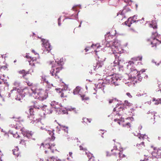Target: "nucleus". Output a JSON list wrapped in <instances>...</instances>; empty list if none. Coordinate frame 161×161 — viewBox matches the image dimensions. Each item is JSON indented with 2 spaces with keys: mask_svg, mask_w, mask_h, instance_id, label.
I'll use <instances>...</instances> for the list:
<instances>
[{
  "mask_svg": "<svg viewBox=\"0 0 161 161\" xmlns=\"http://www.w3.org/2000/svg\"><path fill=\"white\" fill-rule=\"evenodd\" d=\"M69 154L70 156L71 157L72 156V152H69Z\"/></svg>",
  "mask_w": 161,
  "mask_h": 161,
  "instance_id": "obj_61",
  "label": "nucleus"
},
{
  "mask_svg": "<svg viewBox=\"0 0 161 161\" xmlns=\"http://www.w3.org/2000/svg\"><path fill=\"white\" fill-rule=\"evenodd\" d=\"M61 107H58L55 109V111L58 114H62V108Z\"/></svg>",
  "mask_w": 161,
  "mask_h": 161,
  "instance_id": "obj_37",
  "label": "nucleus"
},
{
  "mask_svg": "<svg viewBox=\"0 0 161 161\" xmlns=\"http://www.w3.org/2000/svg\"><path fill=\"white\" fill-rule=\"evenodd\" d=\"M80 150H83L84 151L86 150V148H83L81 146H80Z\"/></svg>",
  "mask_w": 161,
  "mask_h": 161,
  "instance_id": "obj_52",
  "label": "nucleus"
},
{
  "mask_svg": "<svg viewBox=\"0 0 161 161\" xmlns=\"http://www.w3.org/2000/svg\"><path fill=\"white\" fill-rule=\"evenodd\" d=\"M158 37V35L157 32L153 33L151 37L147 40L152 45V47H156L157 44L161 43L157 39Z\"/></svg>",
  "mask_w": 161,
  "mask_h": 161,
  "instance_id": "obj_6",
  "label": "nucleus"
},
{
  "mask_svg": "<svg viewBox=\"0 0 161 161\" xmlns=\"http://www.w3.org/2000/svg\"><path fill=\"white\" fill-rule=\"evenodd\" d=\"M64 64L63 59H60L59 60L57 59L55 61V63L52 67V69L50 71V73L52 76H55L56 79L59 80L60 82L62 80L59 78V77L57 75V74L59 73L60 70L63 69V65Z\"/></svg>",
  "mask_w": 161,
  "mask_h": 161,
  "instance_id": "obj_3",
  "label": "nucleus"
},
{
  "mask_svg": "<svg viewBox=\"0 0 161 161\" xmlns=\"http://www.w3.org/2000/svg\"><path fill=\"white\" fill-rule=\"evenodd\" d=\"M42 49L44 52H47L49 53L52 49L51 46L47 40L45 39L42 40Z\"/></svg>",
  "mask_w": 161,
  "mask_h": 161,
  "instance_id": "obj_8",
  "label": "nucleus"
},
{
  "mask_svg": "<svg viewBox=\"0 0 161 161\" xmlns=\"http://www.w3.org/2000/svg\"><path fill=\"white\" fill-rule=\"evenodd\" d=\"M31 90L32 96L40 101H44L48 96V90L46 89L44 90L42 88H39L37 84L33 85L31 88Z\"/></svg>",
  "mask_w": 161,
  "mask_h": 161,
  "instance_id": "obj_2",
  "label": "nucleus"
},
{
  "mask_svg": "<svg viewBox=\"0 0 161 161\" xmlns=\"http://www.w3.org/2000/svg\"><path fill=\"white\" fill-rule=\"evenodd\" d=\"M124 105L125 106H128L129 107H130L132 106V103L129 102L127 100H125L124 102Z\"/></svg>",
  "mask_w": 161,
  "mask_h": 161,
  "instance_id": "obj_38",
  "label": "nucleus"
},
{
  "mask_svg": "<svg viewBox=\"0 0 161 161\" xmlns=\"http://www.w3.org/2000/svg\"><path fill=\"white\" fill-rule=\"evenodd\" d=\"M83 90L79 86H77L74 90L73 94L74 95L78 94L81 97L82 100H87L89 99L88 97H85V95L83 93Z\"/></svg>",
  "mask_w": 161,
  "mask_h": 161,
  "instance_id": "obj_7",
  "label": "nucleus"
},
{
  "mask_svg": "<svg viewBox=\"0 0 161 161\" xmlns=\"http://www.w3.org/2000/svg\"><path fill=\"white\" fill-rule=\"evenodd\" d=\"M41 80L42 81L43 83L44 82L46 83L47 85V86L48 88H50L51 87L53 86V84H51L46 79L45 76H42Z\"/></svg>",
  "mask_w": 161,
  "mask_h": 161,
  "instance_id": "obj_16",
  "label": "nucleus"
},
{
  "mask_svg": "<svg viewBox=\"0 0 161 161\" xmlns=\"http://www.w3.org/2000/svg\"><path fill=\"white\" fill-rule=\"evenodd\" d=\"M32 52L33 53H34L35 55L37 54V53L34 50H32Z\"/></svg>",
  "mask_w": 161,
  "mask_h": 161,
  "instance_id": "obj_57",
  "label": "nucleus"
},
{
  "mask_svg": "<svg viewBox=\"0 0 161 161\" xmlns=\"http://www.w3.org/2000/svg\"><path fill=\"white\" fill-rule=\"evenodd\" d=\"M126 10L125 8H124L123 10L121 12H119V14H117V16H118L119 14H120V16H122V17H124V18L125 17V16H124V14L126 12Z\"/></svg>",
  "mask_w": 161,
  "mask_h": 161,
  "instance_id": "obj_36",
  "label": "nucleus"
},
{
  "mask_svg": "<svg viewBox=\"0 0 161 161\" xmlns=\"http://www.w3.org/2000/svg\"><path fill=\"white\" fill-rule=\"evenodd\" d=\"M122 150H119L117 148L116 146H114V148L112 149L111 151V152H113L114 151H116V152H117L119 155V158H121L124 157L125 156V155L122 154Z\"/></svg>",
  "mask_w": 161,
  "mask_h": 161,
  "instance_id": "obj_14",
  "label": "nucleus"
},
{
  "mask_svg": "<svg viewBox=\"0 0 161 161\" xmlns=\"http://www.w3.org/2000/svg\"><path fill=\"white\" fill-rule=\"evenodd\" d=\"M106 155L107 156H110L111 155L110 154H109L108 152H107V155Z\"/></svg>",
  "mask_w": 161,
  "mask_h": 161,
  "instance_id": "obj_62",
  "label": "nucleus"
},
{
  "mask_svg": "<svg viewBox=\"0 0 161 161\" xmlns=\"http://www.w3.org/2000/svg\"><path fill=\"white\" fill-rule=\"evenodd\" d=\"M157 156L158 158L161 157V149H158L157 152Z\"/></svg>",
  "mask_w": 161,
  "mask_h": 161,
  "instance_id": "obj_41",
  "label": "nucleus"
},
{
  "mask_svg": "<svg viewBox=\"0 0 161 161\" xmlns=\"http://www.w3.org/2000/svg\"><path fill=\"white\" fill-rule=\"evenodd\" d=\"M78 14H76V15H72V17L73 16L74 17H73L72 18H67V19H76L78 18Z\"/></svg>",
  "mask_w": 161,
  "mask_h": 161,
  "instance_id": "obj_48",
  "label": "nucleus"
},
{
  "mask_svg": "<svg viewBox=\"0 0 161 161\" xmlns=\"http://www.w3.org/2000/svg\"><path fill=\"white\" fill-rule=\"evenodd\" d=\"M9 133L13 135V136L16 138L19 137V135L17 134V131H14L13 130H9Z\"/></svg>",
  "mask_w": 161,
  "mask_h": 161,
  "instance_id": "obj_25",
  "label": "nucleus"
},
{
  "mask_svg": "<svg viewBox=\"0 0 161 161\" xmlns=\"http://www.w3.org/2000/svg\"><path fill=\"white\" fill-rule=\"evenodd\" d=\"M60 18L61 17H60L58 19V25L59 26H60L61 25V24L60 23Z\"/></svg>",
  "mask_w": 161,
  "mask_h": 161,
  "instance_id": "obj_56",
  "label": "nucleus"
},
{
  "mask_svg": "<svg viewBox=\"0 0 161 161\" xmlns=\"http://www.w3.org/2000/svg\"><path fill=\"white\" fill-rule=\"evenodd\" d=\"M142 128V126H140L139 127L138 129L140 130H141Z\"/></svg>",
  "mask_w": 161,
  "mask_h": 161,
  "instance_id": "obj_63",
  "label": "nucleus"
},
{
  "mask_svg": "<svg viewBox=\"0 0 161 161\" xmlns=\"http://www.w3.org/2000/svg\"><path fill=\"white\" fill-rule=\"evenodd\" d=\"M153 62V63H154L155 64L157 65H159V63H158L157 64H156V62H155L154 60H153L152 61Z\"/></svg>",
  "mask_w": 161,
  "mask_h": 161,
  "instance_id": "obj_58",
  "label": "nucleus"
},
{
  "mask_svg": "<svg viewBox=\"0 0 161 161\" xmlns=\"http://www.w3.org/2000/svg\"><path fill=\"white\" fill-rule=\"evenodd\" d=\"M55 145L54 144H51L50 145V146H52V148H53V147H54Z\"/></svg>",
  "mask_w": 161,
  "mask_h": 161,
  "instance_id": "obj_59",
  "label": "nucleus"
},
{
  "mask_svg": "<svg viewBox=\"0 0 161 161\" xmlns=\"http://www.w3.org/2000/svg\"><path fill=\"white\" fill-rule=\"evenodd\" d=\"M22 133L25 137H27L28 139H31L34 140L35 139L34 138H32V136L33 135V133L31 131H30L29 130H25L24 128H23L21 129Z\"/></svg>",
  "mask_w": 161,
  "mask_h": 161,
  "instance_id": "obj_9",
  "label": "nucleus"
},
{
  "mask_svg": "<svg viewBox=\"0 0 161 161\" xmlns=\"http://www.w3.org/2000/svg\"><path fill=\"white\" fill-rule=\"evenodd\" d=\"M58 158L57 157L52 156L48 158L46 160L47 161H57Z\"/></svg>",
  "mask_w": 161,
  "mask_h": 161,
  "instance_id": "obj_34",
  "label": "nucleus"
},
{
  "mask_svg": "<svg viewBox=\"0 0 161 161\" xmlns=\"http://www.w3.org/2000/svg\"><path fill=\"white\" fill-rule=\"evenodd\" d=\"M3 154L0 151V161H2V160L1 158V156L3 155Z\"/></svg>",
  "mask_w": 161,
  "mask_h": 161,
  "instance_id": "obj_54",
  "label": "nucleus"
},
{
  "mask_svg": "<svg viewBox=\"0 0 161 161\" xmlns=\"http://www.w3.org/2000/svg\"><path fill=\"white\" fill-rule=\"evenodd\" d=\"M91 47H93L94 48H96L97 47V48L98 49V48H99V47H100V46L99 45V44H95V45L92 44V45Z\"/></svg>",
  "mask_w": 161,
  "mask_h": 161,
  "instance_id": "obj_45",
  "label": "nucleus"
},
{
  "mask_svg": "<svg viewBox=\"0 0 161 161\" xmlns=\"http://www.w3.org/2000/svg\"><path fill=\"white\" fill-rule=\"evenodd\" d=\"M25 142V141L24 140H22L20 142V143H24Z\"/></svg>",
  "mask_w": 161,
  "mask_h": 161,
  "instance_id": "obj_64",
  "label": "nucleus"
},
{
  "mask_svg": "<svg viewBox=\"0 0 161 161\" xmlns=\"http://www.w3.org/2000/svg\"><path fill=\"white\" fill-rule=\"evenodd\" d=\"M103 83H98V84L97 85L96 89H95V90H97L98 89H101L102 90H103L104 89V85H103Z\"/></svg>",
  "mask_w": 161,
  "mask_h": 161,
  "instance_id": "obj_30",
  "label": "nucleus"
},
{
  "mask_svg": "<svg viewBox=\"0 0 161 161\" xmlns=\"http://www.w3.org/2000/svg\"><path fill=\"white\" fill-rule=\"evenodd\" d=\"M26 83L29 86H31L32 84V83L29 81H27L26 82Z\"/></svg>",
  "mask_w": 161,
  "mask_h": 161,
  "instance_id": "obj_53",
  "label": "nucleus"
},
{
  "mask_svg": "<svg viewBox=\"0 0 161 161\" xmlns=\"http://www.w3.org/2000/svg\"><path fill=\"white\" fill-rule=\"evenodd\" d=\"M20 89L18 88L13 87V89L10 91V92L9 94V96L10 97H16L17 95L18 94V93L20 91Z\"/></svg>",
  "mask_w": 161,
  "mask_h": 161,
  "instance_id": "obj_12",
  "label": "nucleus"
},
{
  "mask_svg": "<svg viewBox=\"0 0 161 161\" xmlns=\"http://www.w3.org/2000/svg\"><path fill=\"white\" fill-rule=\"evenodd\" d=\"M86 154L87 155L88 157L89 158H90L91 157H93L92 156V154L90 153L87 152H85Z\"/></svg>",
  "mask_w": 161,
  "mask_h": 161,
  "instance_id": "obj_47",
  "label": "nucleus"
},
{
  "mask_svg": "<svg viewBox=\"0 0 161 161\" xmlns=\"http://www.w3.org/2000/svg\"><path fill=\"white\" fill-rule=\"evenodd\" d=\"M119 60L116 58L114 61V62L111 64V66L116 67L117 69H119L120 70L121 68H123V66H120L119 67Z\"/></svg>",
  "mask_w": 161,
  "mask_h": 161,
  "instance_id": "obj_18",
  "label": "nucleus"
},
{
  "mask_svg": "<svg viewBox=\"0 0 161 161\" xmlns=\"http://www.w3.org/2000/svg\"><path fill=\"white\" fill-rule=\"evenodd\" d=\"M74 111L76 113L75 108H72L70 107L69 108H68L67 109H62V114H64L68 113V111Z\"/></svg>",
  "mask_w": 161,
  "mask_h": 161,
  "instance_id": "obj_20",
  "label": "nucleus"
},
{
  "mask_svg": "<svg viewBox=\"0 0 161 161\" xmlns=\"http://www.w3.org/2000/svg\"><path fill=\"white\" fill-rule=\"evenodd\" d=\"M126 94L130 98H131L132 97L131 94L130 93L127 92L126 93Z\"/></svg>",
  "mask_w": 161,
  "mask_h": 161,
  "instance_id": "obj_51",
  "label": "nucleus"
},
{
  "mask_svg": "<svg viewBox=\"0 0 161 161\" xmlns=\"http://www.w3.org/2000/svg\"><path fill=\"white\" fill-rule=\"evenodd\" d=\"M103 65V63L102 62H99L98 61L95 65H94V70H96V69H97L101 67Z\"/></svg>",
  "mask_w": 161,
  "mask_h": 161,
  "instance_id": "obj_28",
  "label": "nucleus"
},
{
  "mask_svg": "<svg viewBox=\"0 0 161 161\" xmlns=\"http://www.w3.org/2000/svg\"><path fill=\"white\" fill-rule=\"evenodd\" d=\"M42 110L45 111V113H44V114H51L53 111V110L50 107H48L46 105H44Z\"/></svg>",
  "mask_w": 161,
  "mask_h": 161,
  "instance_id": "obj_15",
  "label": "nucleus"
},
{
  "mask_svg": "<svg viewBox=\"0 0 161 161\" xmlns=\"http://www.w3.org/2000/svg\"><path fill=\"white\" fill-rule=\"evenodd\" d=\"M34 72V70L33 69H31L29 70L28 71L26 72L25 70L24 69L22 70H20L19 71V73L23 75V76L24 77L27 74H31L32 73Z\"/></svg>",
  "mask_w": 161,
  "mask_h": 161,
  "instance_id": "obj_17",
  "label": "nucleus"
},
{
  "mask_svg": "<svg viewBox=\"0 0 161 161\" xmlns=\"http://www.w3.org/2000/svg\"><path fill=\"white\" fill-rule=\"evenodd\" d=\"M147 104L149 105H150L151 103V101H148L147 102Z\"/></svg>",
  "mask_w": 161,
  "mask_h": 161,
  "instance_id": "obj_60",
  "label": "nucleus"
},
{
  "mask_svg": "<svg viewBox=\"0 0 161 161\" xmlns=\"http://www.w3.org/2000/svg\"><path fill=\"white\" fill-rule=\"evenodd\" d=\"M149 26L151 27H152L154 29H157V25L156 21H152L151 23L150 24Z\"/></svg>",
  "mask_w": 161,
  "mask_h": 161,
  "instance_id": "obj_27",
  "label": "nucleus"
},
{
  "mask_svg": "<svg viewBox=\"0 0 161 161\" xmlns=\"http://www.w3.org/2000/svg\"><path fill=\"white\" fill-rule=\"evenodd\" d=\"M59 125L60 126V128L64 130V131L65 132H66L67 133L68 131V127L67 126H65L63 125H61L60 124Z\"/></svg>",
  "mask_w": 161,
  "mask_h": 161,
  "instance_id": "obj_35",
  "label": "nucleus"
},
{
  "mask_svg": "<svg viewBox=\"0 0 161 161\" xmlns=\"http://www.w3.org/2000/svg\"><path fill=\"white\" fill-rule=\"evenodd\" d=\"M136 146L138 147V148L139 149L140 148V147H139L140 146H141V147H145L144 143L143 142H141L140 144H137L136 145Z\"/></svg>",
  "mask_w": 161,
  "mask_h": 161,
  "instance_id": "obj_43",
  "label": "nucleus"
},
{
  "mask_svg": "<svg viewBox=\"0 0 161 161\" xmlns=\"http://www.w3.org/2000/svg\"><path fill=\"white\" fill-rule=\"evenodd\" d=\"M152 101L153 103L154 104L157 105L161 103V98L156 99L155 98H153Z\"/></svg>",
  "mask_w": 161,
  "mask_h": 161,
  "instance_id": "obj_29",
  "label": "nucleus"
},
{
  "mask_svg": "<svg viewBox=\"0 0 161 161\" xmlns=\"http://www.w3.org/2000/svg\"><path fill=\"white\" fill-rule=\"evenodd\" d=\"M88 161H95V158L94 157H91L89 158Z\"/></svg>",
  "mask_w": 161,
  "mask_h": 161,
  "instance_id": "obj_49",
  "label": "nucleus"
},
{
  "mask_svg": "<svg viewBox=\"0 0 161 161\" xmlns=\"http://www.w3.org/2000/svg\"><path fill=\"white\" fill-rule=\"evenodd\" d=\"M106 46L109 50H111L112 51L110 53L115 54L116 53L120 54L123 52L120 41L118 40H115L114 42H110L107 43Z\"/></svg>",
  "mask_w": 161,
  "mask_h": 161,
  "instance_id": "obj_4",
  "label": "nucleus"
},
{
  "mask_svg": "<svg viewBox=\"0 0 161 161\" xmlns=\"http://www.w3.org/2000/svg\"><path fill=\"white\" fill-rule=\"evenodd\" d=\"M137 16L136 15H134L132 17H130L128 19V20L125 22V24L129 26L130 27L131 24L132 23L137 22L139 21V20H136L137 19Z\"/></svg>",
  "mask_w": 161,
  "mask_h": 161,
  "instance_id": "obj_10",
  "label": "nucleus"
},
{
  "mask_svg": "<svg viewBox=\"0 0 161 161\" xmlns=\"http://www.w3.org/2000/svg\"><path fill=\"white\" fill-rule=\"evenodd\" d=\"M30 65L31 66H35L36 62V58H35L30 57V60H28Z\"/></svg>",
  "mask_w": 161,
  "mask_h": 161,
  "instance_id": "obj_23",
  "label": "nucleus"
},
{
  "mask_svg": "<svg viewBox=\"0 0 161 161\" xmlns=\"http://www.w3.org/2000/svg\"><path fill=\"white\" fill-rule=\"evenodd\" d=\"M43 106L44 105L43 104L39 105L37 104H35L34 105V107L35 109H40L41 110H42Z\"/></svg>",
  "mask_w": 161,
  "mask_h": 161,
  "instance_id": "obj_33",
  "label": "nucleus"
},
{
  "mask_svg": "<svg viewBox=\"0 0 161 161\" xmlns=\"http://www.w3.org/2000/svg\"><path fill=\"white\" fill-rule=\"evenodd\" d=\"M123 106V104H118L117 103V104L116 105V107H115L114 109V111H116V114H118L119 115H120V114H119V112L118 113V112H120L121 111H122L124 109Z\"/></svg>",
  "mask_w": 161,
  "mask_h": 161,
  "instance_id": "obj_13",
  "label": "nucleus"
},
{
  "mask_svg": "<svg viewBox=\"0 0 161 161\" xmlns=\"http://www.w3.org/2000/svg\"><path fill=\"white\" fill-rule=\"evenodd\" d=\"M33 109L32 108H30L29 109V112L30 113V116H29V117L30 118H31V117L32 118L33 116Z\"/></svg>",
  "mask_w": 161,
  "mask_h": 161,
  "instance_id": "obj_42",
  "label": "nucleus"
},
{
  "mask_svg": "<svg viewBox=\"0 0 161 161\" xmlns=\"http://www.w3.org/2000/svg\"><path fill=\"white\" fill-rule=\"evenodd\" d=\"M122 78L120 75L115 74L107 76L105 80L107 83L116 86L119 85V81Z\"/></svg>",
  "mask_w": 161,
  "mask_h": 161,
  "instance_id": "obj_5",
  "label": "nucleus"
},
{
  "mask_svg": "<svg viewBox=\"0 0 161 161\" xmlns=\"http://www.w3.org/2000/svg\"><path fill=\"white\" fill-rule=\"evenodd\" d=\"M40 129L41 130H44L46 131H47L48 133L51 136L52 139L53 140L55 139V137L53 136L54 135V130L53 129L48 126H46V127H45L44 126H41L40 127Z\"/></svg>",
  "mask_w": 161,
  "mask_h": 161,
  "instance_id": "obj_11",
  "label": "nucleus"
},
{
  "mask_svg": "<svg viewBox=\"0 0 161 161\" xmlns=\"http://www.w3.org/2000/svg\"><path fill=\"white\" fill-rule=\"evenodd\" d=\"M142 58V56L133 58L128 63L127 67L130 71V76L127 74H125L123 80V82L129 86L137 82V79L138 80L141 81L143 78V73L145 72V70L142 69L140 71H138L134 66V65H137V63L139 64V62L137 61L141 60Z\"/></svg>",
  "mask_w": 161,
  "mask_h": 161,
  "instance_id": "obj_1",
  "label": "nucleus"
},
{
  "mask_svg": "<svg viewBox=\"0 0 161 161\" xmlns=\"http://www.w3.org/2000/svg\"><path fill=\"white\" fill-rule=\"evenodd\" d=\"M137 136L138 137V138L140 139H147L148 138L147 135H146V134L141 135L140 133H138Z\"/></svg>",
  "mask_w": 161,
  "mask_h": 161,
  "instance_id": "obj_32",
  "label": "nucleus"
},
{
  "mask_svg": "<svg viewBox=\"0 0 161 161\" xmlns=\"http://www.w3.org/2000/svg\"><path fill=\"white\" fill-rule=\"evenodd\" d=\"M60 96L61 97H66V96L64 95V92L61 93V94L60 95Z\"/></svg>",
  "mask_w": 161,
  "mask_h": 161,
  "instance_id": "obj_55",
  "label": "nucleus"
},
{
  "mask_svg": "<svg viewBox=\"0 0 161 161\" xmlns=\"http://www.w3.org/2000/svg\"><path fill=\"white\" fill-rule=\"evenodd\" d=\"M96 58L97 59V60L99 62H102L105 60V58L104 57L100 56V57L96 55Z\"/></svg>",
  "mask_w": 161,
  "mask_h": 161,
  "instance_id": "obj_31",
  "label": "nucleus"
},
{
  "mask_svg": "<svg viewBox=\"0 0 161 161\" xmlns=\"http://www.w3.org/2000/svg\"><path fill=\"white\" fill-rule=\"evenodd\" d=\"M19 150V149L17 147H16L15 149L13 150V152L14 154L16 157H18L20 154V153Z\"/></svg>",
  "mask_w": 161,
  "mask_h": 161,
  "instance_id": "obj_26",
  "label": "nucleus"
},
{
  "mask_svg": "<svg viewBox=\"0 0 161 161\" xmlns=\"http://www.w3.org/2000/svg\"><path fill=\"white\" fill-rule=\"evenodd\" d=\"M109 103H113L114 104H116L117 103V101L115 99H110L109 101Z\"/></svg>",
  "mask_w": 161,
  "mask_h": 161,
  "instance_id": "obj_39",
  "label": "nucleus"
},
{
  "mask_svg": "<svg viewBox=\"0 0 161 161\" xmlns=\"http://www.w3.org/2000/svg\"><path fill=\"white\" fill-rule=\"evenodd\" d=\"M23 90L20 89V91L18 93V94L17 95V97H15V99L17 100L20 101L22 99L23 97H25V95L24 94L22 95V92H23Z\"/></svg>",
  "mask_w": 161,
  "mask_h": 161,
  "instance_id": "obj_19",
  "label": "nucleus"
},
{
  "mask_svg": "<svg viewBox=\"0 0 161 161\" xmlns=\"http://www.w3.org/2000/svg\"><path fill=\"white\" fill-rule=\"evenodd\" d=\"M144 95H145L146 96H147V93H144L141 94L140 93H137L136 95V96L138 97H140L141 96H143Z\"/></svg>",
  "mask_w": 161,
  "mask_h": 161,
  "instance_id": "obj_44",
  "label": "nucleus"
},
{
  "mask_svg": "<svg viewBox=\"0 0 161 161\" xmlns=\"http://www.w3.org/2000/svg\"><path fill=\"white\" fill-rule=\"evenodd\" d=\"M42 147H44L46 148L50 149L52 151V153H53L54 152V149H53V150H52V146H50V144L49 143L46 144L44 145L43 143H42L40 147V148H41Z\"/></svg>",
  "mask_w": 161,
  "mask_h": 161,
  "instance_id": "obj_22",
  "label": "nucleus"
},
{
  "mask_svg": "<svg viewBox=\"0 0 161 161\" xmlns=\"http://www.w3.org/2000/svg\"><path fill=\"white\" fill-rule=\"evenodd\" d=\"M83 122L86 123H87V122L88 123H90L91 121V119L86 118H84L82 119Z\"/></svg>",
  "mask_w": 161,
  "mask_h": 161,
  "instance_id": "obj_40",
  "label": "nucleus"
},
{
  "mask_svg": "<svg viewBox=\"0 0 161 161\" xmlns=\"http://www.w3.org/2000/svg\"><path fill=\"white\" fill-rule=\"evenodd\" d=\"M124 121H122L121 120L120 121H118V123L120 125H122L123 127H127V128L130 127V123L129 122L126 123L125 124L123 123Z\"/></svg>",
  "mask_w": 161,
  "mask_h": 161,
  "instance_id": "obj_24",
  "label": "nucleus"
},
{
  "mask_svg": "<svg viewBox=\"0 0 161 161\" xmlns=\"http://www.w3.org/2000/svg\"><path fill=\"white\" fill-rule=\"evenodd\" d=\"M50 104L51 107L55 109L58 107H61V105H60V104L55 101H54L52 102Z\"/></svg>",
  "mask_w": 161,
  "mask_h": 161,
  "instance_id": "obj_21",
  "label": "nucleus"
},
{
  "mask_svg": "<svg viewBox=\"0 0 161 161\" xmlns=\"http://www.w3.org/2000/svg\"><path fill=\"white\" fill-rule=\"evenodd\" d=\"M112 152V155H117L118 154V153H117V152H116V151H114Z\"/></svg>",
  "mask_w": 161,
  "mask_h": 161,
  "instance_id": "obj_50",
  "label": "nucleus"
},
{
  "mask_svg": "<svg viewBox=\"0 0 161 161\" xmlns=\"http://www.w3.org/2000/svg\"><path fill=\"white\" fill-rule=\"evenodd\" d=\"M14 85L17 88L19 86L20 83L18 82L15 81L14 83Z\"/></svg>",
  "mask_w": 161,
  "mask_h": 161,
  "instance_id": "obj_46",
  "label": "nucleus"
}]
</instances>
